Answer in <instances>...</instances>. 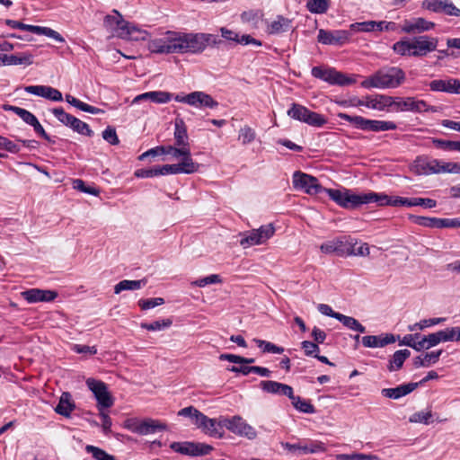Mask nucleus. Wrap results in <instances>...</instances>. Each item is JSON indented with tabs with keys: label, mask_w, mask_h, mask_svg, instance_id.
<instances>
[{
	"label": "nucleus",
	"mask_w": 460,
	"mask_h": 460,
	"mask_svg": "<svg viewBox=\"0 0 460 460\" xmlns=\"http://www.w3.org/2000/svg\"><path fill=\"white\" fill-rule=\"evenodd\" d=\"M52 113L58 119V121L67 127L74 118L73 115L66 113L63 108H55L52 110Z\"/></svg>",
	"instance_id": "nucleus-64"
},
{
	"label": "nucleus",
	"mask_w": 460,
	"mask_h": 460,
	"mask_svg": "<svg viewBox=\"0 0 460 460\" xmlns=\"http://www.w3.org/2000/svg\"><path fill=\"white\" fill-rule=\"evenodd\" d=\"M85 451L91 454L95 460H117L115 456L108 454L102 448H99L92 445H87L85 447Z\"/></svg>",
	"instance_id": "nucleus-53"
},
{
	"label": "nucleus",
	"mask_w": 460,
	"mask_h": 460,
	"mask_svg": "<svg viewBox=\"0 0 460 460\" xmlns=\"http://www.w3.org/2000/svg\"><path fill=\"white\" fill-rule=\"evenodd\" d=\"M390 196L383 193L367 192V193H355L353 190L346 189L344 196L339 192H333V199L335 203L345 209H356L362 205L369 203H377L380 206L389 204Z\"/></svg>",
	"instance_id": "nucleus-3"
},
{
	"label": "nucleus",
	"mask_w": 460,
	"mask_h": 460,
	"mask_svg": "<svg viewBox=\"0 0 460 460\" xmlns=\"http://www.w3.org/2000/svg\"><path fill=\"white\" fill-rule=\"evenodd\" d=\"M411 170L417 175H429V159L426 157H417Z\"/></svg>",
	"instance_id": "nucleus-44"
},
{
	"label": "nucleus",
	"mask_w": 460,
	"mask_h": 460,
	"mask_svg": "<svg viewBox=\"0 0 460 460\" xmlns=\"http://www.w3.org/2000/svg\"><path fill=\"white\" fill-rule=\"evenodd\" d=\"M253 341L261 349L263 353L281 354L284 351V348L275 345L270 341L264 340L254 339Z\"/></svg>",
	"instance_id": "nucleus-48"
},
{
	"label": "nucleus",
	"mask_w": 460,
	"mask_h": 460,
	"mask_svg": "<svg viewBox=\"0 0 460 460\" xmlns=\"http://www.w3.org/2000/svg\"><path fill=\"white\" fill-rule=\"evenodd\" d=\"M181 153H179V157H181L182 159L178 164L180 173L191 174L197 172L200 165L191 158L190 147L181 148Z\"/></svg>",
	"instance_id": "nucleus-25"
},
{
	"label": "nucleus",
	"mask_w": 460,
	"mask_h": 460,
	"mask_svg": "<svg viewBox=\"0 0 460 460\" xmlns=\"http://www.w3.org/2000/svg\"><path fill=\"white\" fill-rule=\"evenodd\" d=\"M288 398L296 411L303 413H314L315 411L314 406L309 400L295 395L293 391L292 394Z\"/></svg>",
	"instance_id": "nucleus-37"
},
{
	"label": "nucleus",
	"mask_w": 460,
	"mask_h": 460,
	"mask_svg": "<svg viewBox=\"0 0 460 460\" xmlns=\"http://www.w3.org/2000/svg\"><path fill=\"white\" fill-rule=\"evenodd\" d=\"M435 26V22L428 21L423 17H414L404 20L401 31L407 34H420L433 30Z\"/></svg>",
	"instance_id": "nucleus-17"
},
{
	"label": "nucleus",
	"mask_w": 460,
	"mask_h": 460,
	"mask_svg": "<svg viewBox=\"0 0 460 460\" xmlns=\"http://www.w3.org/2000/svg\"><path fill=\"white\" fill-rule=\"evenodd\" d=\"M395 341L396 338L391 333L367 335L361 338V342L365 348H383L388 344L395 342Z\"/></svg>",
	"instance_id": "nucleus-26"
},
{
	"label": "nucleus",
	"mask_w": 460,
	"mask_h": 460,
	"mask_svg": "<svg viewBox=\"0 0 460 460\" xmlns=\"http://www.w3.org/2000/svg\"><path fill=\"white\" fill-rule=\"evenodd\" d=\"M306 8L312 13H324L329 8L328 0H307Z\"/></svg>",
	"instance_id": "nucleus-47"
},
{
	"label": "nucleus",
	"mask_w": 460,
	"mask_h": 460,
	"mask_svg": "<svg viewBox=\"0 0 460 460\" xmlns=\"http://www.w3.org/2000/svg\"><path fill=\"white\" fill-rule=\"evenodd\" d=\"M410 356L411 351L407 349L395 351L392 358L389 360V365L387 367L388 370L391 372L399 370Z\"/></svg>",
	"instance_id": "nucleus-36"
},
{
	"label": "nucleus",
	"mask_w": 460,
	"mask_h": 460,
	"mask_svg": "<svg viewBox=\"0 0 460 460\" xmlns=\"http://www.w3.org/2000/svg\"><path fill=\"white\" fill-rule=\"evenodd\" d=\"M346 328L351 331L358 332L359 333L366 332V327L362 325L356 318L340 314L337 319Z\"/></svg>",
	"instance_id": "nucleus-40"
},
{
	"label": "nucleus",
	"mask_w": 460,
	"mask_h": 460,
	"mask_svg": "<svg viewBox=\"0 0 460 460\" xmlns=\"http://www.w3.org/2000/svg\"><path fill=\"white\" fill-rule=\"evenodd\" d=\"M348 247H349V240L344 238H336L327 241L321 244L320 250L326 254L335 253L339 256H348Z\"/></svg>",
	"instance_id": "nucleus-22"
},
{
	"label": "nucleus",
	"mask_w": 460,
	"mask_h": 460,
	"mask_svg": "<svg viewBox=\"0 0 460 460\" xmlns=\"http://www.w3.org/2000/svg\"><path fill=\"white\" fill-rule=\"evenodd\" d=\"M192 422L198 429H213V431L216 430V428L226 429L229 431H245L246 429H251L240 416H234L232 418L220 416L217 419H210L199 410L195 413Z\"/></svg>",
	"instance_id": "nucleus-4"
},
{
	"label": "nucleus",
	"mask_w": 460,
	"mask_h": 460,
	"mask_svg": "<svg viewBox=\"0 0 460 460\" xmlns=\"http://www.w3.org/2000/svg\"><path fill=\"white\" fill-rule=\"evenodd\" d=\"M172 324V321L171 319H163V320H157L153 323H142L141 328L151 331V332H156L161 331L164 329H166L170 327Z\"/></svg>",
	"instance_id": "nucleus-51"
},
{
	"label": "nucleus",
	"mask_w": 460,
	"mask_h": 460,
	"mask_svg": "<svg viewBox=\"0 0 460 460\" xmlns=\"http://www.w3.org/2000/svg\"><path fill=\"white\" fill-rule=\"evenodd\" d=\"M446 321H447V318H445V317H435V318L424 319V320L420 321L419 323L409 325L408 330L410 332H414L416 330L421 331L428 327L441 324V323H445Z\"/></svg>",
	"instance_id": "nucleus-43"
},
{
	"label": "nucleus",
	"mask_w": 460,
	"mask_h": 460,
	"mask_svg": "<svg viewBox=\"0 0 460 460\" xmlns=\"http://www.w3.org/2000/svg\"><path fill=\"white\" fill-rule=\"evenodd\" d=\"M350 38L351 32L347 30L326 31L320 29L317 36V40L320 43L336 46H342L346 44L349 41Z\"/></svg>",
	"instance_id": "nucleus-16"
},
{
	"label": "nucleus",
	"mask_w": 460,
	"mask_h": 460,
	"mask_svg": "<svg viewBox=\"0 0 460 460\" xmlns=\"http://www.w3.org/2000/svg\"><path fill=\"white\" fill-rule=\"evenodd\" d=\"M128 22L118 10L113 9L111 14H107L104 17L103 27L113 36L122 39L126 34L125 31Z\"/></svg>",
	"instance_id": "nucleus-14"
},
{
	"label": "nucleus",
	"mask_w": 460,
	"mask_h": 460,
	"mask_svg": "<svg viewBox=\"0 0 460 460\" xmlns=\"http://www.w3.org/2000/svg\"><path fill=\"white\" fill-rule=\"evenodd\" d=\"M171 448L175 452L190 456H199L208 455L213 447L199 442H173Z\"/></svg>",
	"instance_id": "nucleus-15"
},
{
	"label": "nucleus",
	"mask_w": 460,
	"mask_h": 460,
	"mask_svg": "<svg viewBox=\"0 0 460 460\" xmlns=\"http://www.w3.org/2000/svg\"><path fill=\"white\" fill-rule=\"evenodd\" d=\"M292 21L282 15H278L277 18L270 22L267 26V33L279 34L288 31L291 27Z\"/></svg>",
	"instance_id": "nucleus-33"
},
{
	"label": "nucleus",
	"mask_w": 460,
	"mask_h": 460,
	"mask_svg": "<svg viewBox=\"0 0 460 460\" xmlns=\"http://www.w3.org/2000/svg\"><path fill=\"white\" fill-rule=\"evenodd\" d=\"M27 93L40 96L52 102H61L63 95L61 92L49 85H27L24 87Z\"/></svg>",
	"instance_id": "nucleus-21"
},
{
	"label": "nucleus",
	"mask_w": 460,
	"mask_h": 460,
	"mask_svg": "<svg viewBox=\"0 0 460 460\" xmlns=\"http://www.w3.org/2000/svg\"><path fill=\"white\" fill-rule=\"evenodd\" d=\"M292 183L294 189L302 190L308 195H316L322 192L326 193L329 198L335 202L333 192H339L344 196L345 188L342 189H328L323 187L316 177L305 172L296 171L292 176Z\"/></svg>",
	"instance_id": "nucleus-5"
},
{
	"label": "nucleus",
	"mask_w": 460,
	"mask_h": 460,
	"mask_svg": "<svg viewBox=\"0 0 460 460\" xmlns=\"http://www.w3.org/2000/svg\"><path fill=\"white\" fill-rule=\"evenodd\" d=\"M287 114L291 119L312 127L321 128L327 123V119L324 116L297 103H292Z\"/></svg>",
	"instance_id": "nucleus-8"
},
{
	"label": "nucleus",
	"mask_w": 460,
	"mask_h": 460,
	"mask_svg": "<svg viewBox=\"0 0 460 460\" xmlns=\"http://www.w3.org/2000/svg\"><path fill=\"white\" fill-rule=\"evenodd\" d=\"M85 383L89 390L93 394L100 411L109 409L113 405L114 400L104 382L94 378H88Z\"/></svg>",
	"instance_id": "nucleus-10"
},
{
	"label": "nucleus",
	"mask_w": 460,
	"mask_h": 460,
	"mask_svg": "<svg viewBox=\"0 0 460 460\" xmlns=\"http://www.w3.org/2000/svg\"><path fill=\"white\" fill-rule=\"evenodd\" d=\"M409 219L421 226L435 228H456L460 227V218H438L422 216L410 215Z\"/></svg>",
	"instance_id": "nucleus-13"
},
{
	"label": "nucleus",
	"mask_w": 460,
	"mask_h": 460,
	"mask_svg": "<svg viewBox=\"0 0 460 460\" xmlns=\"http://www.w3.org/2000/svg\"><path fill=\"white\" fill-rule=\"evenodd\" d=\"M122 428L131 431H154L155 429L165 430L168 426L159 420L130 418L123 422Z\"/></svg>",
	"instance_id": "nucleus-11"
},
{
	"label": "nucleus",
	"mask_w": 460,
	"mask_h": 460,
	"mask_svg": "<svg viewBox=\"0 0 460 460\" xmlns=\"http://www.w3.org/2000/svg\"><path fill=\"white\" fill-rule=\"evenodd\" d=\"M392 97L384 94L367 95L358 99L351 106H365L368 109L383 111L391 107Z\"/></svg>",
	"instance_id": "nucleus-18"
},
{
	"label": "nucleus",
	"mask_w": 460,
	"mask_h": 460,
	"mask_svg": "<svg viewBox=\"0 0 460 460\" xmlns=\"http://www.w3.org/2000/svg\"><path fill=\"white\" fill-rule=\"evenodd\" d=\"M438 39L429 35H419L412 38H403L395 42L392 49L402 57L423 58L435 51Z\"/></svg>",
	"instance_id": "nucleus-1"
},
{
	"label": "nucleus",
	"mask_w": 460,
	"mask_h": 460,
	"mask_svg": "<svg viewBox=\"0 0 460 460\" xmlns=\"http://www.w3.org/2000/svg\"><path fill=\"white\" fill-rule=\"evenodd\" d=\"M174 140L177 148L190 147L187 129L182 119L175 120Z\"/></svg>",
	"instance_id": "nucleus-34"
},
{
	"label": "nucleus",
	"mask_w": 460,
	"mask_h": 460,
	"mask_svg": "<svg viewBox=\"0 0 460 460\" xmlns=\"http://www.w3.org/2000/svg\"><path fill=\"white\" fill-rule=\"evenodd\" d=\"M442 353V349H438L417 356L413 358V366L416 368L429 367L438 362Z\"/></svg>",
	"instance_id": "nucleus-29"
},
{
	"label": "nucleus",
	"mask_w": 460,
	"mask_h": 460,
	"mask_svg": "<svg viewBox=\"0 0 460 460\" xmlns=\"http://www.w3.org/2000/svg\"><path fill=\"white\" fill-rule=\"evenodd\" d=\"M340 119L351 123L356 128L364 131L381 132L394 130L397 125L390 120L369 119L362 116H351L347 113L340 112L337 115Z\"/></svg>",
	"instance_id": "nucleus-6"
},
{
	"label": "nucleus",
	"mask_w": 460,
	"mask_h": 460,
	"mask_svg": "<svg viewBox=\"0 0 460 460\" xmlns=\"http://www.w3.org/2000/svg\"><path fill=\"white\" fill-rule=\"evenodd\" d=\"M255 137H256V133H255L254 129H252L251 127L244 126L240 128L239 134H238V139L241 141V143L243 146H246V145L252 143V141H254Z\"/></svg>",
	"instance_id": "nucleus-55"
},
{
	"label": "nucleus",
	"mask_w": 460,
	"mask_h": 460,
	"mask_svg": "<svg viewBox=\"0 0 460 460\" xmlns=\"http://www.w3.org/2000/svg\"><path fill=\"white\" fill-rule=\"evenodd\" d=\"M275 234L272 224L262 225L259 228L239 233V243L243 248L265 244Z\"/></svg>",
	"instance_id": "nucleus-7"
},
{
	"label": "nucleus",
	"mask_w": 460,
	"mask_h": 460,
	"mask_svg": "<svg viewBox=\"0 0 460 460\" xmlns=\"http://www.w3.org/2000/svg\"><path fill=\"white\" fill-rule=\"evenodd\" d=\"M260 387L265 393L289 397L292 394L293 388L286 384L272 380H263L260 383Z\"/></svg>",
	"instance_id": "nucleus-24"
},
{
	"label": "nucleus",
	"mask_w": 460,
	"mask_h": 460,
	"mask_svg": "<svg viewBox=\"0 0 460 460\" xmlns=\"http://www.w3.org/2000/svg\"><path fill=\"white\" fill-rule=\"evenodd\" d=\"M349 31H350L351 33L354 31L371 32L376 31V21L354 22L350 24Z\"/></svg>",
	"instance_id": "nucleus-54"
},
{
	"label": "nucleus",
	"mask_w": 460,
	"mask_h": 460,
	"mask_svg": "<svg viewBox=\"0 0 460 460\" xmlns=\"http://www.w3.org/2000/svg\"><path fill=\"white\" fill-rule=\"evenodd\" d=\"M204 33H184L182 40V54L191 53L198 54L201 53L206 49Z\"/></svg>",
	"instance_id": "nucleus-19"
},
{
	"label": "nucleus",
	"mask_w": 460,
	"mask_h": 460,
	"mask_svg": "<svg viewBox=\"0 0 460 460\" xmlns=\"http://www.w3.org/2000/svg\"><path fill=\"white\" fill-rule=\"evenodd\" d=\"M432 92H441L451 94L450 78L432 80L429 84Z\"/></svg>",
	"instance_id": "nucleus-50"
},
{
	"label": "nucleus",
	"mask_w": 460,
	"mask_h": 460,
	"mask_svg": "<svg viewBox=\"0 0 460 460\" xmlns=\"http://www.w3.org/2000/svg\"><path fill=\"white\" fill-rule=\"evenodd\" d=\"M146 284V279H138V280H128L124 279L119 281L114 287V293L119 294L124 290H137L143 288Z\"/></svg>",
	"instance_id": "nucleus-39"
},
{
	"label": "nucleus",
	"mask_w": 460,
	"mask_h": 460,
	"mask_svg": "<svg viewBox=\"0 0 460 460\" xmlns=\"http://www.w3.org/2000/svg\"><path fill=\"white\" fill-rule=\"evenodd\" d=\"M413 97H392L391 107L394 111H412Z\"/></svg>",
	"instance_id": "nucleus-42"
},
{
	"label": "nucleus",
	"mask_w": 460,
	"mask_h": 460,
	"mask_svg": "<svg viewBox=\"0 0 460 460\" xmlns=\"http://www.w3.org/2000/svg\"><path fill=\"white\" fill-rule=\"evenodd\" d=\"M293 453H297L298 455L314 454L324 450L323 444L319 441H298L297 443H293Z\"/></svg>",
	"instance_id": "nucleus-30"
},
{
	"label": "nucleus",
	"mask_w": 460,
	"mask_h": 460,
	"mask_svg": "<svg viewBox=\"0 0 460 460\" xmlns=\"http://www.w3.org/2000/svg\"><path fill=\"white\" fill-rule=\"evenodd\" d=\"M75 405L69 393L65 392L61 394L58 403L55 407V411L62 416L68 417L75 410Z\"/></svg>",
	"instance_id": "nucleus-32"
},
{
	"label": "nucleus",
	"mask_w": 460,
	"mask_h": 460,
	"mask_svg": "<svg viewBox=\"0 0 460 460\" xmlns=\"http://www.w3.org/2000/svg\"><path fill=\"white\" fill-rule=\"evenodd\" d=\"M410 421L429 424L433 421L431 411H421L415 412L411 416Z\"/></svg>",
	"instance_id": "nucleus-60"
},
{
	"label": "nucleus",
	"mask_w": 460,
	"mask_h": 460,
	"mask_svg": "<svg viewBox=\"0 0 460 460\" xmlns=\"http://www.w3.org/2000/svg\"><path fill=\"white\" fill-rule=\"evenodd\" d=\"M348 256H367L369 254V246L366 243L349 241Z\"/></svg>",
	"instance_id": "nucleus-45"
},
{
	"label": "nucleus",
	"mask_w": 460,
	"mask_h": 460,
	"mask_svg": "<svg viewBox=\"0 0 460 460\" xmlns=\"http://www.w3.org/2000/svg\"><path fill=\"white\" fill-rule=\"evenodd\" d=\"M4 111H13L14 114H16L19 118L22 119V121L30 126H31L36 119V116L31 113V111L21 108L17 106L13 105H4Z\"/></svg>",
	"instance_id": "nucleus-38"
},
{
	"label": "nucleus",
	"mask_w": 460,
	"mask_h": 460,
	"mask_svg": "<svg viewBox=\"0 0 460 460\" xmlns=\"http://www.w3.org/2000/svg\"><path fill=\"white\" fill-rule=\"evenodd\" d=\"M21 296L29 304L51 302L58 297V292L34 288L22 291Z\"/></svg>",
	"instance_id": "nucleus-20"
},
{
	"label": "nucleus",
	"mask_w": 460,
	"mask_h": 460,
	"mask_svg": "<svg viewBox=\"0 0 460 460\" xmlns=\"http://www.w3.org/2000/svg\"><path fill=\"white\" fill-rule=\"evenodd\" d=\"M438 344L439 342L438 341L436 332H432L424 336L420 334V339L418 341V345H420V351L423 349H429Z\"/></svg>",
	"instance_id": "nucleus-52"
},
{
	"label": "nucleus",
	"mask_w": 460,
	"mask_h": 460,
	"mask_svg": "<svg viewBox=\"0 0 460 460\" xmlns=\"http://www.w3.org/2000/svg\"><path fill=\"white\" fill-rule=\"evenodd\" d=\"M163 304H164V300L162 297L141 299L138 301V305L142 310H149Z\"/></svg>",
	"instance_id": "nucleus-61"
},
{
	"label": "nucleus",
	"mask_w": 460,
	"mask_h": 460,
	"mask_svg": "<svg viewBox=\"0 0 460 460\" xmlns=\"http://www.w3.org/2000/svg\"><path fill=\"white\" fill-rule=\"evenodd\" d=\"M0 148L4 149L12 154H17L21 150L19 145L3 136H0Z\"/></svg>",
	"instance_id": "nucleus-63"
},
{
	"label": "nucleus",
	"mask_w": 460,
	"mask_h": 460,
	"mask_svg": "<svg viewBox=\"0 0 460 460\" xmlns=\"http://www.w3.org/2000/svg\"><path fill=\"white\" fill-rule=\"evenodd\" d=\"M419 384L408 383L402 384L394 388H384L381 390V394L384 397L397 400L413 392Z\"/></svg>",
	"instance_id": "nucleus-27"
},
{
	"label": "nucleus",
	"mask_w": 460,
	"mask_h": 460,
	"mask_svg": "<svg viewBox=\"0 0 460 460\" xmlns=\"http://www.w3.org/2000/svg\"><path fill=\"white\" fill-rule=\"evenodd\" d=\"M172 97H173V95L168 92L153 91V92L144 93H141V94L136 96L133 99L132 103L133 104L137 103L142 100H150L151 102H155V103H167L172 100Z\"/></svg>",
	"instance_id": "nucleus-28"
},
{
	"label": "nucleus",
	"mask_w": 460,
	"mask_h": 460,
	"mask_svg": "<svg viewBox=\"0 0 460 460\" xmlns=\"http://www.w3.org/2000/svg\"><path fill=\"white\" fill-rule=\"evenodd\" d=\"M5 24L12 29L26 31L38 35H45L58 42H65V38L59 32L49 27L25 24L22 22L11 19L5 20Z\"/></svg>",
	"instance_id": "nucleus-12"
},
{
	"label": "nucleus",
	"mask_w": 460,
	"mask_h": 460,
	"mask_svg": "<svg viewBox=\"0 0 460 460\" xmlns=\"http://www.w3.org/2000/svg\"><path fill=\"white\" fill-rule=\"evenodd\" d=\"M406 80L405 72L398 66H384L361 82L366 89H395Z\"/></svg>",
	"instance_id": "nucleus-2"
},
{
	"label": "nucleus",
	"mask_w": 460,
	"mask_h": 460,
	"mask_svg": "<svg viewBox=\"0 0 460 460\" xmlns=\"http://www.w3.org/2000/svg\"><path fill=\"white\" fill-rule=\"evenodd\" d=\"M412 111L413 112H436L437 108L435 106L429 105L425 101L423 100H417L415 98H412Z\"/></svg>",
	"instance_id": "nucleus-59"
},
{
	"label": "nucleus",
	"mask_w": 460,
	"mask_h": 460,
	"mask_svg": "<svg viewBox=\"0 0 460 460\" xmlns=\"http://www.w3.org/2000/svg\"><path fill=\"white\" fill-rule=\"evenodd\" d=\"M398 339L400 337L398 336ZM420 339V333L415 334H406L402 337V340H399V344L401 346H408L415 349L416 351H420V345H418V341Z\"/></svg>",
	"instance_id": "nucleus-56"
},
{
	"label": "nucleus",
	"mask_w": 460,
	"mask_h": 460,
	"mask_svg": "<svg viewBox=\"0 0 460 460\" xmlns=\"http://www.w3.org/2000/svg\"><path fill=\"white\" fill-rule=\"evenodd\" d=\"M314 77L321 79L330 84L349 85L356 82L355 79L348 77L346 75L337 71L332 67L314 66L311 70Z\"/></svg>",
	"instance_id": "nucleus-9"
},
{
	"label": "nucleus",
	"mask_w": 460,
	"mask_h": 460,
	"mask_svg": "<svg viewBox=\"0 0 460 460\" xmlns=\"http://www.w3.org/2000/svg\"><path fill=\"white\" fill-rule=\"evenodd\" d=\"M147 49L150 52L155 54H171V51L172 50L170 48H167L164 36L162 38L148 40Z\"/></svg>",
	"instance_id": "nucleus-41"
},
{
	"label": "nucleus",
	"mask_w": 460,
	"mask_h": 460,
	"mask_svg": "<svg viewBox=\"0 0 460 460\" xmlns=\"http://www.w3.org/2000/svg\"><path fill=\"white\" fill-rule=\"evenodd\" d=\"M125 32L126 34L122 37V40L138 41L146 40L149 37V33L146 31L131 22H128Z\"/></svg>",
	"instance_id": "nucleus-35"
},
{
	"label": "nucleus",
	"mask_w": 460,
	"mask_h": 460,
	"mask_svg": "<svg viewBox=\"0 0 460 460\" xmlns=\"http://www.w3.org/2000/svg\"><path fill=\"white\" fill-rule=\"evenodd\" d=\"M68 127H70L74 131L84 136L92 137L93 134V130L90 128L87 123L80 120L75 117H74L73 119L70 121Z\"/></svg>",
	"instance_id": "nucleus-49"
},
{
	"label": "nucleus",
	"mask_w": 460,
	"mask_h": 460,
	"mask_svg": "<svg viewBox=\"0 0 460 460\" xmlns=\"http://www.w3.org/2000/svg\"><path fill=\"white\" fill-rule=\"evenodd\" d=\"M33 63V56L30 53L23 52L19 55H9L8 66L24 65L30 66Z\"/></svg>",
	"instance_id": "nucleus-46"
},
{
	"label": "nucleus",
	"mask_w": 460,
	"mask_h": 460,
	"mask_svg": "<svg viewBox=\"0 0 460 460\" xmlns=\"http://www.w3.org/2000/svg\"><path fill=\"white\" fill-rule=\"evenodd\" d=\"M446 0H423L421 7L425 10L440 13L443 10V5Z\"/></svg>",
	"instance_id": "nucleus-58"
},
{
	"label": "nucleus",
	"mask_w": 460,
	"mask_h": 460,
	"mask_svg": "<svg viewBox=\"0 0 460 460\" xmlns=\"http://www.w3.org/2000/svg\"><path fill=\"white\" fill-rule=\"evenodd\" d=\"M221 281H222V279L219 275L211 274L205 278L197 279L196 281L193 282V285L199 287V288H203L208 285L221 283Z\"/></svg>",
	"instance_id": "nucleus-62"
},
{
	"label": "nucleus",
	"mask_w": 460,
	"mask_h": 460,
	"mask_svg": "<svg viewBox=\"0 0 460 460\" xmlns=\"http://www.w3.org/2000/svg\"><path fill=\"white\" fill-rule=\"evenodd\" d=\"M183 32H177V31H167L164 37L165 40V44L167 45V48H170L171 49H173L171 51V54L173 53H179L182 54V40H183Z\"/></svg>",
	"instance_id": "nucleus-31"
},
{
	"label": "nucleus",
	"mask_w": 460,
	"mask_h": 460,
	"mask_svg": "<svg viewBox=\"0 0 460 460\" xmlns=\"http://www.w3.org/2000/svg\"><path fill=\"white\" fill-rule=\"evenodd\" d=\"M190 105L198 109L209 108L216 109L218 106V102L213 99V97L201 91H195L190 93Z\"/></svg>",
	"instance_id": "nucleus-23"
},
{
	"label": "nucleus",
	"mask_w": 460,
	"mask_h": 460,
	"mask_svg": "<svg viewBox=\"0 0 460 460\" xmlns=\"http://www.w3.org/2000/svg\"><path fill=\"white\" fill-rule=\"evenodd\" d=\"M153 150L155 152L156 155H171L174 158H179V153L181 152V148H177L173 146H158L155 147H153Z\"/></svg>",
	"instance_id": "nucleus-57"
}]
</instances>
